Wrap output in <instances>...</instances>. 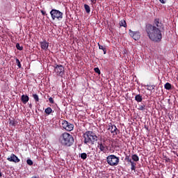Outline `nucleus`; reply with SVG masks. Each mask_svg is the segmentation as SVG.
Instances as JSON below:
<instances>
[{"label":"nucleus","mask_w":178,"mask_h":178,"mask_svg":"<svg viewBox=\"0 0 178 178\" xmlns=\"http://www.w3.org/2000/svg\"><path fill=\"white\" fill-rule=\"evenodd\" d=\"M83 143L88 146H92L97 141L98 137L92 131H87L83 134Z\"/></svg>","instance_id":"obj_2"},{"label":"nucleus","mask_w":178,"mask_h":178,"mask_svg":"<svg viewBox=\"0 0 178 178\" xmlns=\"http://www.w3.org/2000/svg\"><path fill=\"white\" fill-rule=\"evenodd\" d=\"M74 129V124H70V122L68 123L67 126L65 127V130L67 131H72Z\"/></svg>","instance_id":"obj_15"},{"label":"nucleus","mask_w":178,"mask_h":178,"mask_svg":"<svg viewBox=\"0 0 178 178\" xmlns=\"http://www.w3.org/2000/svg\"><path fill=\"white\" fill-rule=\"evenodd\" d=\"M160 3H161L162 4H165L166 1L165 0H159Z\"/></svg>","instance_id":"obj_34"},{"label":"nucleus","mask_w":178,"mask_h":178,"mask_svg":"<svg viewBox=\"0 0 178 178\" xmlns=\"http://www.w3.org/2000/svg\"><path fill=\"white\" fill-rule=\"evenodd\" d=\"M49 102L50 104H54V100L51 97L49 98Z\"/></svg>","instance_id":"obj_33"},{"label":"nucleus","mask_w":178,"mask_h":178,"mask_svg":"<svg viewBox=\"0 0 178 178\" xmlns=\"http://www.w3.org/2000/svg\"><path fill=\"white\" fill-rule=\"evenodd\" d=\"M53 113H54V111L52 110V108L51 107H48L47 108H46L44 110V113H46V115H49Z\"/></svg>","instance_id":"obj_18"},{"label":"nucleus","mask_w":178,"mask_h":178,"mask_svg":"<svg viewBox=\"0 0 178 178\" xmlns=\"http://www.w3.org/2000/svg\"><path fill=\"white\" fill-rule=\"evenodd\" d=\"M7 161L15 163L20 162V159H19V157H17V156L15 154H11L10 156L7 158Z\"/></svg>","instance_id":"obj_10"},{"label":"nucleus","mask_w":178,"mask_h":178,"mask_svg":"<svg viewBox=\"0 0 178 178\" xmlns=\"http://www.w3.org/2000/svg\"><path fill=\"white\" fill-rule=\"evenodd\" d=\"M124 160L127 162H129L131 163V170H136V165H137V163H136L134 161H132V159H130V157L129 156H126Z\"/></svg>","instance_id":"obj_11"},{"label":"nucleus","mask_w":178,"mask_h":178,"mask_svg":"<svg viewBox=\"0 0 178 178\" xmlns=\"http://www.w3.org/2000/svg\"><path fill=\"white\" fill-rule=\"evenodd\" d=\"M135 100L138 102V103H140L143 102V96H141L140 95H136L135 96Z\"/></svg>","instance_id":"obj_17"},{"label":"nucleus","mask_w":178,"mask_h":178,"mask_svg":"<svg viewBox=\"0 0 178 178\" xmlns=\"http://www.w3.org/2000/svg\"><path fill=\"white\" fill-rule=\"evenodd\" d=\"M30 99V98L29 97V96L23 95L22 96L21 100L22 102V104H27V102H29V100Z\"/></svg>","instance_id":"obj_13"},{"label":"nucleus","mask_w":178,"mask_h":178,"mask_svg":"<svg viewBox=\"0 0 178 178\" xmlns=\"http://www.w3.org/2000/svg\"><path fill=\"white\" fill-rule=\"evenodd\" d=\"M98 47L100 50H103L104 54H106L107 49L105 47L99 44V43H98Z\"/></svg>","instance_id":"obj_21"},{"label":"nucleus","mask_w":178,"mask_h":178,"mask_svg":"<svg viewBox=\"0 0 178 178\" xmlns=\"http://www.w3.org/2000/svg\"><path fill=\"white\" fill-rule=\"evenodd\" d=\"M50 15L53 20H54L55 19H57L58 20L62 19L63 16V13L59 10H57L56 9L51 10L50 11Z\"/></svg>","instance_id":"obj_5"},{"label":"nucleus","mask_w":178,"mask_h":178,"mask_svg":"<svg viewBox=\"0 0 178 178\" xmlns=\"http://www.w3.org/2000/svg\"><path fill=\"white\" fill-rule=\"evenodd\" d=\"M31 178H40L38 175V176H33Z\"/></svg>","instance_id":"obj_38"},{"label":"nucleus","mask_w":178,"mask_h":178,"mask_svg":"<svg viewBox=\"0 0 178 178\" xmlns=\"http://www.w3.org/2000/svg\"><path fill=\"white\" fill-rule=\"evenodd\" d=\"M129 35L136 41L138 40L140 38V33L139 31H133L131 30H129Z\"/></svg>","instance_id":"obj_9"},{"label":"nucleus","mask_w":178,"mask_h":178,"mask_svg":"<svg viewBox=\"0 0 178 178\" xmlns=\"http://www.w3.org/2000/svg\"><path fill=\"white\" fill-rule=\"evenodd\" d=\"M152 27L161 31V29H163V24H162L159 18H156L154 20Z\"/></svg>","instance_id":"obj_8"},{"label":"nucleus","mask_w":178,"mask_h":178,"mask_svg":"<svg viewBox=\"0 0 178 178\" xmlns=\"http://www.w3.org/2000/svg\"><path fill=\"white\" fill-rule=\"evenodd\" d=\"M2 172L0 171V178L2 177Z\"/></svg>","instance_id":"obj_39"},{"label":"nucleus","mask_w":178,"mask_h":178,"mask_svg":"<svg viewBox=\"0 0 178 178\" xmlns=\"http://www.w3.org/2000/svg\"><path fill=\"white\" fill-rule=\"evenodd\" d=\"M165 161L167 163L170 162V159L165 157Z\"/></svg>","instance_id":"obj_35"},{"label":"nucleus","mask_w":178,"mask_h":178,"mask_svg":"<svg viewBox=\"0 0 178 178\" xmlns=\"http://www.w3.org/2000/svg\"><path fill=\"white\" fill-rule=\"evenodd\" d=\"M164 88L168 90H172V84L170 83H165L164 85Z\"/></svg>","instance_id":"obj_20"},{"label":"nucleus","mask_w":178,"mask_h":178,"mask_svg":"<svg viewBox=\"0 0 178 178\" xmlns=\"http://www.w3.org/2000/svg\"><path fill=\"white\" fill-rule=\"evenodd\" d=\"M81 159L83 160H86L87 159V154L86 153H81Z\"/></svg>","instance_id":"obj_28"},{"label":"nucleus","mask_w":178,"mask_h":178,"mask_svg":"<svg viewBox=\"0 0 178 178\" xmlns=\"http://www.w3.org/2000/svg\"><path fill=\"white\" fill-rule=\"evenodd\" d=\"M103 146H106V145L105 143H103Z\"/></svg>","instance_id":"obj_40"},{"label":"nucleus","mask_w":178,"mask_h":178,"mask_svg":"<svg viewBox=\"0 0 178 178\" xmlns=\"http://www.w3.org/2000/svg\"><path fill=\"white\" fill-rule=\"evenodd\" d=\"M147 86L148 87L147 88V90H148L152 91L153 90L155 89V86L154 85H152V86L147 85Z\"/></svg>","instance_id":"obj_27"},{"label":"nucleus","mask_w":178,"mask_h":178,"mask_svg":"<svg viewBox=\"0 0 178 178\" xmlns=\"http://www.w3.org/2000/svg\"><path fill=\"white\" fill-rule=\"evenodd\" d=\"M59 141L63 146L70 147L74 145V138L70 134L64 133L60 135Z\"/></svg>","instance_id":"obj_3"},{"label":"nucleus","mask_w":178,"mask_h":178,"mask_svg":"<svg viewBox=\"0 0 178 178\" xmlns=\"http://www.w3.org/2000/svg\"><path fill=\"white\" fill-rule=\"evenodd\" d=\"M120 27L127 28V24L126 23V22L124 19H122L120 22Z\"/></svg>","instance_id":"obj_22"},{"label":"nucleus","mask_w":178,"mask_h":178,"mask_svg":"<svg viewBox=\"0 0 178 178\" xmlns=\"http://www.w3.org/2000/svg\"><path fill=\"white\" fill-rule=\"evenodd\" d=\"M91 3H92V4H96L97 0H91Z\"/></svg>","instance_id":"obj_37"},{"label":"nucleus","mask_w":178,"mask_h":178,"mask_svg":"<svg viewBox=\"0 0 178 178\" xmlns=\"http://www.w3.org/2000/svg\"><path fill=\"white\" fill-rule=\"evenodd\" d=\"M61 124L62 127L65 129L66 127L68 126L69 122L66 120H63Z\"/></svg>","instance_id":"obj_25"},{"label":"nucleus","mask_w":178,"mask_h":178,"mask_svg":"<svg viewBox=\"0 0 178 178\" xmlns=\"http://www.w3.org/2000/svg\"><path fill=\"white\" fill-rule=\"evenodd\" d=\"M26 163H27V165H29L30 166H31L32 165H33V163L32 160H31V159H28V160L26 161Z\"/></svg>","instance_id":"obj_32"},{"label":"nucleus","mask_w":178,"mask_h":178,"mask_svg":"<svg viewBox=\"0 0 178 178\" xmlns=\"http://www.w3.org/2000/svg\"><path fill=\"white\" fill-rule=\"evenodd\" d=\"M83 7L86 10V13L89 14L90 13V7L89 6V5L84 4Z\"/></svg>","instance_id":"obj_24"},{"label":"nucleus","mask_w":178,"mask_h":178,"mask_svg":"<svg viewBox=\"0 0 178 178\" xmlns=\"http://www.w3.org/2000/svg\"><path fill=\"white\" fill-rule=\"evenodd\" d=\"M33 98L34 99L35 102H39V97L37 94H33Z\"/></svg>","instance_id":"obj_26"},{"label":"nucleus","mask_w":178,"mask_h":178,"mask_svg":"<svg viewBox=\"0 0 178 178\" xmlns=\"http://www.w3.org/2000/svg\"><path fill=\"white\" fill-rule=\"evenodd\" d=\"M16 63H17V66H18L19 68H21V67H22V64H21V63H20L19 58H16Z\"/></svg>","instance_id":"obj_30"},{"label":"nucleus","mask_w":178,"mask_h":178,"mask_svg":"<svg viewBox=\"0 0 178 178\" xmlns=\"http://www.w3.org/2000/svg\"><path fill=\"white\" fill-rule=\"evenodd\" d=\"M40 13H41L42 15H46V11L40 10Z\"/></svg>","instance_id":"obj_36"},{"label":"nucleus","mask_w":178,"mask_h":178,"mask_svg":"<svg viewBox=\"0 0 178 178\" xmlns=\"http://www.w3.org/2000/svg\"><path fill=\"white\" fill-rule=\"evenodd\" d=\"M132 161H134L135 162L139 161V157L137 154H133L131 156Z\"/></svg>","instance_id":"obj_23"},{"label":"nucleus","mask_w":178,"mask_h":178,"mask_svg":"<svg viewBox=\"0 0 178 178\" xmlns=\"http://www.w3.org/2000/svg\"><path fill=\"white\" fill-rule=\"evenodd\" d=\"M53 67L54 68V72L57 76H63L65 68L63 65L55 64V65H54Z\"/></svg>","instance_id":"obj_6"},{"label":"nucleus","mask_w":178,"mask_h":178,"mask_svg":"<svg viewBox=\"0 0 178 178\" xmlns=\"http://www.w3.org/2000/svg\"><path fill=\"white\" fill-rule=\"evenodd\" d=\"M98 148L99 149L100 151L105 152L108 149V147L103 146V143H98Z\"/></svg>","instance_id":"obj_16"},{"label":"nucleus","mask_w":178,"mask_h":178,"mask_svg":"<svg viewBox=\"0 0 178 178\" xmlns=\"http://www.w3.org/2000/svg\"><path fill=\"white\" fill-rule=\"evenodd\" d=\"M95 72L97 73L98 74H101V71L99 67L94 68Z\"/></svg>","instance_id":"obj_31"},{"label":"nucleus","mask_w":178,"mask_h":178,"mask_svg":"<svg viewBox=\"0 0 178 178\" xmlns=\"http://www.w3.org/2000/svg\"><path fill=\"white\" fill-rule=\"evenodd\" d=\"M17 124V121L15 120V119L10 120V122H9L10 126L15 127Z\"/></svg>","instance_id":"obj_19"},{"label":"nucleus","mask_w":178,"mask_h":178,"mask_svg":"<svg viewBox=\"0 0 178 178\" xmlns=\"http://www.w3.org/2000/svg\"><path fill=\"white\" fill-rule=\"evenodd\" d=\"M107 163L111 166H117L120 161V158L114 154L109 155L106 159Z\"/></svg>","instance_id":"obj_4"},{"label":"nucleus","mask_w":178,"mask_h":178,"mask_svg":"<svg viewBox=\"0 0 178 178\" xmlns=\"http://www.w3.org/2000/svg\"><path fill=\"white\" fill-rule=\"evenodd\" d=\"M40 47L44 51H48L49 50V42H47V40H44L43 42H40Z\"/></svg>","instance_id":"obj_12"},{"label":"nucleus","mask_w":178,"mask_h":178,"mask_svg":"<svg viewBox=\"0 0 178 178\" xmlns=\"http://www.w3.org/2000/svg\"><path fill=\"white\" fill-rule=\"evenodd\" d=\"M16 48L19 51H22L23 50V47L20 46V44L19 43L16 44Z\"/></svg>","instance_id":"obj_29"},{"label":"nucleus","mask_w":178,"mask_h":178,"mask_svg":"<svg viewBox=\"0 0 178 178\" xmlns=\"http://www.w3.org/2000/svg\"><path fill=\"white\" fill-rule=\"evenodd\" d=\"M145 31L149 39L154 42H160L162 40V33L161 30L156 29L152 24H147L145 27Z\"/></svg>","instance_id":"obj_1"},{"label":"nucleus","mask_w":178,"mask_h":178,"mask_svg":"<svg viewBox=\"0 0 178 178\" xmlns=\"http://www.w3.org/2000/svg\"><path fill=\"white\" fill-rule=\"evenodd\" d=\"M108 130L111 134H113V136H117L120 134V130L117 128L116 125L112 123L108 124Z\"/></svg>","instance_id":"obj_7"},{"label":"nucleus","mask_w":178,"mask_h":178,"mask_svg":"<svg viewBox=\"0 0 178 178\" xmlns=\"http://www.w3.org/2000/svg\"><path fill=\"white\" fill-rule=\"evenodd\" d=\"M146 108V106L144 103H141L138 104V108L137 109L141 111H144Z\"/></svg>","instance_id":"obj_14"}]
</instances>
